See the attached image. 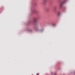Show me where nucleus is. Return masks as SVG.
I'll return each instance as SVG.
<instances>
[{
  "label": "nucleus",
  "instance_id": "1",
  "mask_svg": "<svg viewBox=\"0 0 75 75\" xmlns=\"http://www.w3.org/2000/svg\"><path fill=\"white\" fill-rule=\"evenodd\" d=\"M67 1V0H63V2H62L59 8H61V7H62V4L64 3H65Z\"/></svg>",
  "mask_w": 75,
  "mask_h": 75
},
{
  "label": "nucleus",
  "instance_id": "2",
  "mask_svg": "<svg viewBox=\"0 0 75 75\" xmlns=\"http://www.w3.org/2000/svg\"><path fill=\"white\" fill-rule=\"evenodd\" d=\"M38 20V19L37 18H34V19L33 20L34 22V23H37V21Z\"/></svg>",
  "mask_w": 75,
  "mask_h": 75
},
{
  "label": "nucleus",
  "instance_id": "3",
  "mask_svg": "<svg viewBox=\"0 0 75 75\" xmlns=\"http://www.w3.org/2000/svg\"><path fill=\"white\" fill-rule=\"evenodd\" d=\"M36 31H38V28L36 27L35 28Z\"/></svg>",
  "mask_w": 75,
  "mask_h": 75
},
{
  "label": "nucleus",
  "instance_id": "4",
  "mask_svg": "<svg viewBox=\"0 0 75 75\" xmlns=\"http://www.w3.org/2000/svg\"><path fill=\"white\" fill-rule=\"evenodd\" d=\"M46 11H49V8H47L46 9Z\"/></svg>",
  "mask_w": 75,
  "mask_h": 75
},
{
  "label": "nucleus",
  "instance_id": "5",
  "mask_svg": "<svg viewBox=\"0 0 75 75\" xmlns=\"http://www.w3.org/2000/svg\"><path fill=\"white\" fill-rule=\"evenodd\" d=\"M56 8H57V6H55L54 7V10H55V9H56Z\"/></svg>",
  "mask_w": 75,
  "mask_h": 75
},
{
  "label": "nucleus",
  "instance_id": "6",
  "mask_svg": "<svg viewBox=\"0 0 75 75\" xmlns=\"http://www.w3.org/2000/svg\"><path fill=\"white\" fill-rule=\"evenodd\" d=\"M53 26H55V23H54L53 24Z\"/></svg>",
  "mask_w": 75,
  "mask_h": 75
},
{
  "label": "nucleus",
  "instance_id": "7",
  "mask_svg": "<svg viewBox=\"0 0 75 75\" xmlns=\"http://www.w3.org/2000/svg\"><path fill=\"white\" fill-rule=\"evenodd\" d=\"M46 1H47L45 0L44 1V3H45Z\"/></svg>",
  "mask_w": 75,
  "mask_h": 75
},
{
  "label": "nucleus",
  "instance_id": "8",
  "mask_svg": "<svg viewBox=\"0 0 75 75\" xmlns=\"http://www.w3.org/2000/svg\"><path fill=\"white\" fill-rule=\"evenodd\" d=\"M58 16H59V15H60V13H59V12H58Z\"/></svg>",
  "mask_w": 75,
  "mask_h": 75
},
{
  "label": "nucleus",
  "instance_id": "9",
  "mask_svg": "<svg viewBox=\"0 0 75 75\" xmlns=\"http://www.w3.org/2000/svg\"><path fill=\"white\" fill-rule=\"evenodd\" d=\"M36 75H39V74L38 73V74H36Z\"/></svg>",
  "mask_w": 75,
  "mask_h": 75
},
{
  "label": "nucleus",
  "instance_id": "10",
  "mask_svg": "<svg viewBox=\"0 0 75 75\" xmlns=\"http://www.w3.org/2000/svg\"><path fill=\"white\" fill-rule=\"evenodd\" d=\"M32 13H34V12L32 11Z\"/></svg>",
  "mask_w": 75,
  "mask_h": 75
}]
</instances>
